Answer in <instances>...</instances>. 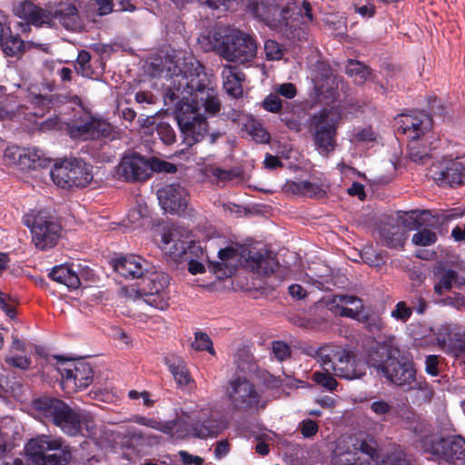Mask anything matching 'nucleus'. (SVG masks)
Returning a JSON list of instances; mask_svg holds the SVG:
<instances>
[{
    "label": "nucleus",
    "instance_id": "f257e3e1",
    "mask_svg": "<svg viewBox=\"0 0 465 465\" xmlns=\"http://www.w3.org/2000/svg\"><path fill=\"white\" fill-rule=\"evenodd\" d=\"M167 75L171 83L167 86L165 97L172 102L192 104L199 112L215 114L221 109L217 92L213 86L210 76L193 56L177 53L173 60L166 65Z\"/></svg>",
    "mask_w": 465,
    "mask_h": 465
},
{
    "label": "nucleus",
    "instance_id": "f03ea898",
    "mask_svg": "<svg viewBox=\"0 0 465 465\" xmlns=\"http://www.w3.org/2000/svg\"><path fill=\"white\" fill-rule=\"evenodd\" d=\"M368 361L379 375L403 391H420L425 397L431 395L428 382L423 377L417 376L412 361L401 353L392 340L374 347Z\"/></svg>",
    "mask_w": 465,
    "mask_h": 465
},
{
    "label": "nucleus",
    "instance_id": "7ed1b4c3",
    "mask_svg": "<svg viewBox=\"0 0 465 465\" xmlns=\"http://www.w3.org/2000/svg\"><path fill=\"white\" fill-rule=\"evenodd\" d=\"M246 9L257 19L263 21L271 29L278 32L291 41H303L308 36V24L313 20L311 4L304 0L302 3L299 15L289 20L290 8L280 7L275 0H242Z\"/></svg>",
    "mask_w": 465,
    "mask_h": 465
},
{
    "label": "nucleus",
    "instance_id": "20e7f679",
    "mask_svg": "<svg viewBox=\"0 0 465 465\" xmlns=\"http://www.w3.org/2000/svg\"><path fill=\"white\" fill-rule=\"evenodd\" d=\"M302 352L315 359L323 370H332L333 373L341 379H361L366 373V362L353 351L341 345H307L302 348Z\"/></svg>",
    "mask_w": 465,
    "mask_h": 465
},
{
    "label": "nucleus",
    "instance_id": "39448f33",
    "mask_svg": "<svg viewBox=\"0 0 465 465\" xmlns=\"http://www.w3.org/2000/svg\"><path fill=\"white\" fill-rule=\"evenodd\" d=\"M25 454L32 465H65L71 453L60 437L42 434L28 440Z\"/></svg>",
    "mask_w": 465,
    "mask_h": 465
},
{
    "label": "nucleus",
    "instance_id": "423d86ee",
    "mask_svg": "<svg viewBox=\"0 0 465 465\" xmlns=\"http://www.w3.org/2000/svg\"><path fill=\"white\" fill-rule=\"evenodd\" d=\"M33 407L39 417L52 420L65 434L75 436L82 432L81 410H74L64 401L54 398L37 399L34 401Z\"/></svg>",
    "mask_w": 465,
    "mask_h": 465
},
{
    "label": "nucleus",
    "instance_id": "0eeeda50",
    "mask_svg": "<svg viewBox=\"0 0 465 465\" xmlns=\"http://www.w3.org/2000/svg\"><path fill=\"white\" fill-rule=\"evenodd\" d=\"M169 282L166 273L149 271L142 279V286L139 289L124 287L122 292L129 299L142 297L147 304L159 310H165L169 306V295L166 291Z\"/></svg>",
    "mask_w": 465,
    "mask_h": 465
},
{
    "label": "nucleus",
    "instance_id": "6e6552de",
    "mask_svg": "<svg viewBox=\"0 0 465 465\" xmlns=\"http://www.w3.org/2000/svg\"><path fill=\"white\" fill-rule=\"evenodd\" d=\"M420 443L422 450L430 454L432 460L465 465V439L460 436L442 438L436 434H426Z\"/></svg>",
    "mask_w": 465,
    "mask_h": 465
},
{
    "label": "nucleus",
    "instance_id": "1a4fd4ad",
    "mask_svg": "<svg viewBox=\"0 0 465 465\" xmlns=\"http://www.w3.org/2000/svg\"><path fill=\"white\" fill-rule=\"evenodd\" d=\"M341 112L336 107L323 109L316 114L311 123L317 152L329 156L336 147V132L341 120Z\"/></svg>",
    "mask_w": 465,
    "mask_h": 465
},
{
    "label": "nucleus",
    "instance_id": "9d476101",
    "mask_svg": "<svg viewBox=\"0 0 465 465\" xmlns=\"http://www.w3.org/2000/svg\"><path fill=\"white\" fill-rule=\"evenodd\" d=\"M54 367L61 375V385L66 393L84 390L93 382L94 371L88 362L62 356H54Z\"/></svg>",
    "mask_w": 465,
    "mask_h": 465
},
{
    "label": "nucleus",
    "instance_id": "9b49d317",
    "mask_svg": "<svg viewBox=\"0 0 465 465\" xmlns=\"http://www.w3.org/2000/svg\"><path fill=\"white\" fill-rule=\"evenodd\" d=\"M25 224L30 229L32 242L40 251L54 247L61 235V225L45 211L24 218Z\"/></svg>",
    "mask_w": 465,
    "mask_h": 465
},
{
    "label": "nucleus",
    "instance_id": "f8f14e48",
    "mask_svg": "<svg viewBox=\"0 0 465 465\" xmlns=\"http://www.w3.org/2000/svg\"><path fill=\"white\" fill-rule=\"evenodd\" d=\"M50 175L53 182L62 188L85 187L94 177L92 167L76 158L55 163Z\"/></svg>",
    "mask_w": 465,
    "mask_h": 465
},
{
    "label": "nucleus",
    "instance_id": "ddd939ff",
    "mask_svg": "<svg viewBox=\"0 0 465 465\" xmlns=\"http://www.w3.org/2000/svg\"><path fill=\"white\" fill-rule=\"evenodd\" d=\"M225 395L231 408L239 412L256 410L262 394L256 385L245 377L236 376L229 381Z\"/></svg>",
    "mask_w": 465,
    "mask_h": 465
},
{
    "label": "nucleus",
    "instance_id": "4468645a",
    "mask_svg": "<svg viewBox=\"0 0 465 465\" xmlns=\"http://www.w3.org/2000/svg\"><path fill=\"white\" fill-rule=\"evenodd\" d=\"M177 123L187 146L199 143L207 133V122L203 114L192 104H181L176 113Z\"/></svg>",
    "mask_w": 465,
    "mask_h": 465
},
{
    "label": "nucleus",
    "instance_id": "2eb2a0df",
    "mask_svg": "<svg viewBox=\"0 0 465 465\" xmlns=\"http://www.w3.org/2000/svg\"><path fill=\"white\" fill-rule=\"evenodd\" d=\"M257 45L254 39L241 31L227 35L217 46L218 53L227 61L244 64L255 57Z\"/></svg>",
    "mask_w": 465,
    "mask_h": 465
},
{
    "label": "nucleus",
    "instance_id": "dca6fc26",
    "mask_svg": "<svg viewBox=\"0 0 465 465\" xmlns=\"http://www.w3.org/2000/svg\"><path fill=\"white\" fill-rule=\"evenodd\" d=\"M113 129L110 123L95 118L87 113L74 115L68 124L70 136L84 141L109 137Z\"/></svg>",
    "mask_w": 465,
    "mask_h": 465
},
{
    "label": "nucleus",
    "instance_id": "f3484780",
    "mask_svg": "<svg viewBox=\"0 0 465 465\" xmlns=\"http://www.w3.org/2000/svg\"><path fill=\"white\" fill-rule=\"evenodd\" d=\"M191 242L188 230L173 226L163 233L161 248L173 259H178L183 254H188L187 249L189 252H193L195 249H201L198 244L189 245Z\"/></svg>",
    "mask_w": 465,
    "mask_h": 465
},
{
    "label": "nucleus",
    "instance_id": "a211bd4d",
    "mask_svg": "<svg viewBox=\"0 0 465 465\" xmlns=\"http://www.w3.org/2000/svg\"><path fill=\"white\" fill-rule=\"evenodd\" d=\"M13 12L17 17L37 27L51 26L54 23V1L48 2L44 7L29 1L21 2L14 6Z\"/></svg>",
    "mask_w": 465,
    "mask_h": 465
},
{
    "label": "nucleus",
    "instance_id": "6ab92c4d",
    "mask_svg": "<svg viewBox=\"0 0 465 465\" xmlns=\"http://www.w3.org/2000/svg\"><path fill=\"white\" fill-rule=\"evenodd\" d=\"M397 129L411 141L419 140L432 126L430 116L423 112L398 115L395 119Z\"/></svg>",
    "mask_w": 465,
    "mask_h": 465
},
{
    "label": "nucleus",
    "instance_id": "aec40b11",
    "mask_svg": "<svg viewBox=\"0 0 465 465\" xmlns=\"http://www.w3.org/2000/svg\"><path fill=\"white\" fill-rule=\"evenodd\" d=\"M162 208L171 213H182L188 205L189 193L180 183L167 184L157 191Z\"/></svg>",
    "mask_w": 465,
    "mask_h": 465
},
{
    "label": "nucleus",
    "instance_id": "412c9836",
    "mask_svg": "<svg viewBox=\"0 0 465 465\" xmlns=\"http://www.w3.org/2000/svg\"><path fill=\"white\" fill-rule=\"evenodd\" d=\"M149 163L143 157L131 154L123 157L117 166V174L127 182L143 181L149 177Z\"/></svg>",
    "mask_w": 465,
    "mask_h": 465
},
{
    "label": "nucleus",
    "instance_id": "4be33fe9",
    "mask_svg": "<svg viewBox=\"0 0 465 465\" xmlns=\"http://www.w3.org/2000/svg\"><path fill=\"white\" fill-rule=\"evenodd\" d=\"M114 269L125 279H143L150 270L148 262L134 254L116 259L114 262Z\"/></svg>",
    "mask_w": 465,
    "mask_h": 465
},
{
    "label": "nucleus",
    "instance_id": "5701e85b",
    "mask_svg": "<svg viewBox=\"0 0 465 465\" xmlns=\"http://www.w3.org/2000/svg\"><path fill=\"white\" fill-rule=\"evenodd\" d=\"M329 309L342 317L360 320L363 310L361 299L354 295L336 294L327 303Z\"/></svg>",
    "mask_w": 465,
    "mask_h": 465
},
{
    "label": "nucleus",
    "instance_id": "b1692460",
    "mask_svg": "<svg viewBox=\"0 0 465 465\" xmlns=\"http://www.w3.org/2000/svg\"><path fill=\"white\" fill-rule=\"evenodd\" d=\"M434 179L450 186L462 184L465 183V165L458 159H445L440 170L434 173Z\"/></svg>",
    "mask_w": 465,
    "mask_h": 465
},
{
    "label": "nucleus",
    "instance_id": "393cba45",
    "mask_svg": "<svg viewBox=\"0 0 465 465\" xmlns=\"http://www.w3.org/2000/svg\"><path fill=\"white\" fill-rule=\"evenodd\" d=\"M54 20L71 31H78L83 26L76 7L67 0L54 1Z\"/></svg>",
    "mask_w": 465,
    "mask_h": 465
},
{
    "label": "nucleus",
    "instance_id": "a878e982",
    "mask_svg": "<svg viewBox=\"0 0 465 465\" xmlns=\"http://www.w3.org/2000/svg\"><path fill=\"white\" fill-rule=\"evenodd\" d=\"M243 74L232 65H225L222 71V78L225 92L231 96L237 98L242 94V82Z\"/></svg>",
    "mask_w": 465,
    "mask_h": 465
},
{
    "label": "nucleus",
    "instance_id": "bb28decb",
    "mask_svg": "<svg viewBox=\"0 0 465 465\" xmlns=\"http://www.w3.org/2000/svg\"><path fill=\"white\" fill-rule=\"evenodd\" d=\"M247 260H250L251 265L257 273L270 274L274 272L278 266V262L272 252L262 250L255 253L249 252Z\"/></svg>",
    "mask_w": 465,
    "mask_h": 465
},
{
    "label": "nucleus",
    "instance_id": "cd10ccee",
    "mask_svg": "<svg viewBox=\"0 0 465 465\" xmlns=\"http://www.w3.org/2000/svg\"><path fill=\"white\" fill-rule=\"evenodd\" d=\"M226 428V424L217 420L208 419L197 421L195 426L192 428H186L183 430L186 431L184 438L193 435L198 438L213 437L219 434L222 430Z\"/></svg>",
    "mask_w": 465,
    "mask_h": 465
},
{
    "label": "nucleus",
    "instance_id": "c85d7f7f",
    "mask_svg": "<svg viewBox=\"0 0 465 465\" xmlns=\"http://www.w3.org/2000/svg\"><path fill=\"white\" fill-rule=\"evenodd\" d=\"M134 420L140 425H143L154 429L156 430L162 431L174 439H183L184 434L186 433L185 430H174L176 423L172 421L162 422L157 420L143 416H136L134 417Z\"/></svg>",
    "mask_w": 465,
    "mask_h": 465
},
{
    "label": "nucleus",
    "instance_id": "c756f323",
    "mask_svg": "<svg viewBox=\"0 0 465 465\" xmlns=\"http://www.w3.org/2000/svg\"><path fill=\"white\" fill-rule=\"evenodd\" d=\"M49 276L56 282L64 284L71 289L80 286V279L72 267L68 265L54 266L49 272Z\"/></svg>",
    "mask_w": 465,
    "mask_h": 465
},
{
    "label": "nucleus",
    "instance_id": "7c9ffc66",
    "mask_svg": "<svg viewBox=\"0 0 465 465\" xmlns=\"http://www.w3.org/2000/svg\"><path fill=\"white\" fill-rule=\"evenodd\" d=\"M262 106L267 112L278 114L280 115V120L283 122L288 128L296 129L298 127V123L296 120L290 119L282 113L283 104L281 98L275 93L272 92L269 94L263 99Z\"/></svg>",
    "mask_w": 465,
    "mask_h": 465
},
{
    "label": "nucleus",
    "instance_id": "2f4dec72",
    "mask_svg": "<svg viewBox=\"0 0 465 465\" xmlns=\"http://www.w3.org/2000/svg\"><path fill=\"white\" fill-rule=\"evenodd\" d=\"M218 256L220 262L213 263V269L222 271L224 266L232 273V270L241 262V257H245V254L239 253V250L233 247H226L219 251Z\"/></svg>",
    "mask_w": 465,
    "mask_h": 465
},
{
    "label": "nucleus",
    "instance_id": "473e14b6",
    "mask_svg": "<svg viewBox=\"0 0 465 465\" xmlns=\"http://www.w3.org/2000/svg\"><path fill=\"white\" fill-rule=\"evenodd\" d=\"M3 52L11 57L20 58L25 54L24 40L18 35H4L0 38Z\"/></svg>",
    "mask_w": 465,
    "mask_h": 465
},
{
    "label": "nucleus",
    "instance_id": "72a5a7b5",
    "mask_svg": "<svg viewBox=\"0 0 465 465\" xmlns=\"http://www.w3.org/2000/svg\"><path fill=\"white\" fill-rule=\"evenodd\" d=\"M23 159L24 168L35 169L38 167H45L50 163V158L47 157L42 150L36 147L25 148V157Z\"/></svg>",
    "mask_w": 465,
    "mask_h": 465
},
{
    "label": "nucleus",
    "instance_id": "f704fd0d",
    "mask_svg": "<svg viewBox=\"0 0 465 465\" xmlns=\"http://www.w3.org/2000/svg\"><path fill=\"white\" fill-rule=\"evenodd\" d=\"M242 131H244L253 141L259 143H267L271 140L270 134L262 124L252 116L248 118Z\"/></svg>",
    "mask_w": 465,
    "mask_h": 465
},
{
    "label": "nucleus",
    "instance_id": "c9c22d12",
    "mask_svg": "<svg viewBox=\"0 0 465 465\" xmlns=\"http://www.w3.org/2000/svg\"><path fill=\"white\" fill-rule=\"evenodd\" d=\"M333 465H364L360 461L358 453L352 450H344V448L338 444L332 456Z\"/></svg>",
    "mask_w": 465,
    "mask_h": 465
},
{
    "label": "nucleus",
    "instance_id": "e433bc0d",
    "mask_svg": "<svg viewBox=\"0 0 465 465\" xmlns=\"http://www.w3.org/2000/svg\"><path fill=\"white\" fill-rule=\"evenodd\" d=\"M346 74L353 78L357 84H362L371 76V69L362 63L355 60L348 61Z\"/></svg>",
    "mask_w": 465,
    "mask_h": 465
},
{
    "label": "nucleus",
    "instance_id": "4c0bfd02",
    "mask_svg": "<svg viewBox=\"0 0 465 465\" xmlns=\"http://www.w3.org/2000/svg\"><path fill=\"white\" fill-rule=\"evenodd\" d=\"M290 189L293 193L309 197H322L324 194V191L320 187V185L310 181L293 182L290 184Z\"/></svg>",
    "mask_w": 465,
    "mask_h": 465
},
{
    "label": "nucleus",
    "instance_id": "58836bf2",
    "mask_svg": "<svg viewBox=\"0 0 465 465\" xmlns=\"http://www.w3.org/2000/svg\"><path fill=\"white\" fill-rule=\"evenodd\" d=\"M355 450H360L361 453L366 454L371 460V464L379 462L381 457L378 453V443L372 437L367 436L361 440L358 447Z\"/></svg>",
    "mask_w": 465,
    "mask_h": 465
},
{
    "label": "nucleus",
    "instance_id": "ea45409f",
    "mask_svg": "<svg viewBox=\"0 0 465 465\" xmlns=\"http://www.w3.org/2000/svg\"><path fill=\"white\" fill-rule=\"evenodd\" d=\"M234 363L236 365V369L240 372L247 373L255 370L253 357L246 349L238 350L235 355Z\"/></svg>",
    "mask_w": 465,
    "mask_h": 465
},
{
    "label": "nucleus",
    "instance_id": "a19ab883",
    "mask_svg": "<svg viewBox=\"0 0 465 465\" xmlns=\"http://www.w3.org/2000/svg\"><path fill=\"white\" fill-rule=\"evenodd\" d=\"M334 376L336 375L333 373L332 370L327 371L322 369V371H314L312 373V380L322 388L332 391L338 386V382Z\"/></svg>",
    "mask_w": 465,
    "mask_h": 465
},
{
    "label": "nucleus",
    "instance_id": "79ce46f5",
    "mask_svg": "<svg viewBox=\"0 0 465 465\" xmlns=\"http://www.w3.org/2000/svg\"><path fill=\"white\" fill-rule=\"evenodd\" d=\"M80 424L82 425V430H85L88 436L94 438L98 437L101 422L100 420H97L90 412L81 410Z\"/></svg>",
    "mask_w": 465,
    "mask_h": 465
},
{
    "label": "nucleus",
    "instance_id": "37998d69",
    "mask_svg": "<svg viewBox=\"0 0 465 465\" xmlns=\"http://www.w3.org/2000/svg\"><path fill=\"white\" fill-rule=\"evenodd\" d=\"M27 103L35 110V115H43L45 111H48L52 103L51 96H45L42 94H29L27 95Z\"/></svg>",
    "mask_w": 465,
    "mask_h": 465
},
{
    "label": "nucleus",
    "instance_id": "c03bdc74",
    "mask_svg": "<svg viewBox=\"0 0 465 465\" xmlns=\"http://www.w3.org/2000/svg\"><path fill=\"white\" fill-rule=\"evenodd\" d=\"M169 370L180 386H185L191 381L190 374L183 361H177L169 363Z\"/></svg>",
    "mask_w": 465,
    "mask_h": 465
},
{
    "label": "nucleus",
    "instance_id": "a18cd8bd",
    "mask_svg": "<svg viewBox=\"0 0 465 465\" xmlns=\"http://www.w3.org/2000/svg\"><path fill=\"white\" fill-rule=\"evenodd\" d=\"M430 148L419 143L418 140L411 141L409 144V155L411 161L423 163L430 156Z\"/></svg>",
    "mask_w": 465,
    "mask_h": 465
},
{
    "label": "nucleus",
    "instance_id": "49530a36",
    "mask_svg": "<svg viewBox=\"0 0 465 465\" xmlns=\"http://www.w3.org/2000/svg\"><path fill=\"white\" fill-rule=\"evenodd\" d=\"M369 465H409V460L401 450L395 449L391 453L382 455L379 462Z\"/></svg>",
    "mask_w": 465,
    "mask_h": 465
},
{
    "label": "nucleus",
    "instance_id": "de8ad7c7",
    "mask_svg": "<svg viewBox=\"0 0 465 465\" xmlns=\"http://www.w3.org/2000/svg\"><path fill=\"white\" fill-rule=\"evenodd\" d=\"M457 281V273L453 270L443 271L440 276V281L434 286L435 292L441 295L443 292L450 291L453 282Z\"/></svg>",
    "mask_w": 465,
    "mask_h": 465
},
{
    "label": "nucleus",
    "instance_id": "09e8293b",
    "mask_svg": "<svg viewBox=\"0 0 465 465\" xmlns=\"http://www.w3.org/2000/svg\"><path fill=\"white\" fill-rule=\"evenodd\" d=\"M437 241L436 233L428 228L419 230L413 234L411 242L415 245L429 246L435 243Z\"/></svg>",
    "mask_w": 465,
    "mask_h": 465
},
{
    "label": "nucleus",
    "instance_id": "8fccbe9b",
    "mask_svg": "<svg viewBox=\"0 0 465 465\" xmlns=\"http://www.w3.org/2000/svg\"><path fill=\"white\" fill-rule=\"evenodd\" d=\"M370 410L378 416L381 421H386L387 415L392 411V405L384 400H375L371 402Z\"/></svg>",
    "mask_w": 465,
    "mask_h": 465
},
{
    "label": "nucleus",
    "instance_id": "3c124183",
    "mask_svg": "<svg viewBox=\"0 0 465 465\" xmlns=\"http://www.w3.org/2000/svg\"><path fill=\"white\" fill-rule=\"evenodd\" d=\"M156 133L159 138L163 141L164 144H172L176 140V135L174 133V130L173 127L165 123V122H160L156 127Z\"/></svg>",
    "mask_w": 465,
    "mask_h": 465
},
{
    "label": "nucleus",
    "instance_id": "603ef678",
    "mask_svg": "<svg viewBox=\"0 0 465 465\" xmlns=\"http://www.w3.org/2000/svg\"><path fill=\"white\" fill-rule=\"evenodd\" d=\"M4 157L9 164H18L23 167L25 148H21L15 145L9 146L5 149Z\"/></svg>",
    "mask_w": 465,
    "mask_h": 465
},
{
    "label": "nucleus",
    "instance_id": "864d4df0",
    "mask_svg": "<svg viewBox=\"0 0 465 465\" xmlns=\"http://www.w3.org/2000/svg\"><path fill=\"white\" fill-rule=\"evenodd\" d=\"M192 347L196 351H207L213 355L215 353L210 337L204 332H195V338L192 343Z\"/></svg>",
    "mask_w": 465,
    "mask_h": 465
},
{
    "label": "nucleus",
    "instance_id": "5fc2aeb1",
    "mask_svg": "<svg viewBox=\"0 0 465 465\" xmlns=\"http://www.w3.org/2000/svg\"><path fill=\"white\" fill-rule=\"evenodd\" d=\"M264 54L267 60L279 61L282 58L284 51L274 40H267L264 43Z\"/></svg>",
    "mask_w": 465,
    "mask_h": 465
},
{
    "label": "nucleus",
    "instance_id": "6e6d98bb",
    "mask_svg": "<svg viewBox=\"0 0 465 465\" xmlns=\"http://www.w3.org/2000/svg\"><path fill=\"white\" fill-rule=\"evenodd\" d=\"M412 314V308L408 306L405 302H399L394 306L393 310L391 312V316L401 322H406L409 321Z\"/></svg>",
    "mask_w": 465,
    "mask_h": 465
},
{
    "label": "nucleus",
    "instance_id": "4d7b16f0",
    "mask_svg": "<svg viewBox=\"0 0 465 465\" xmlns=\"http://www.w3.org/2000/svg\"><path fill=\"white\" fill-rule=\"evenodd\" d=\"M90 60L91 54H89V52L85 50H82L79 52L76 59V64H78V67H76V71L83 76H89L92 73Z\"/></svg>",
    "mask_w": 465,
    "mask_h": 465
},
{
    "label": "nucleus",
    "instance_id": "13d9d810",
    "mask_svg": "<svg viewBox=\"0 0 465 465\" xmlns=\"http://www.w3.org/2000/svg\"><path fill=\"white\" fill-rule=\"evenodd\" d=\"M272 90L278 96L282 95L286 99H292L297 94L296 86L292 83L275 84Z\"/></svg>",
    "mask_w": 465,
    "mask_h": 465
},
{
    "label": "nucleus",
    "instance_id": "bf43d9fd",
    "mask_svg": "<svg viewBox=\"0 0 465 465\" xmlns=\"http://www.w3.org/2000/svg\"><path fill=\"white\" fill-rule=\"evenodd\" d=\"M353 7L355 13L359 14L363 18L372 17L376 12L374 4L370 1L355 4Z\"/></svg>",
    "mask_w": 465,
    "mask_h": 465
},
{
    "label": "nucleus",
    "instance_id": "052dcab7",
    "mask_svg": "<svg viewBox=\"0 0 465 465\" xmlns=\"http://www.w3.org/2000/svg\"><path fill=\"white\" fill-rule=\"evenodd\" d=\"M272 353L279 361L285 360L291 354V349L288 344L281 341H273L272 344Z\"/></svg>",
    "mask_w": 465,
    "mask_h": 465
},
{
    "label": "nucleus",
    "instance_id": "680f3d73",
    "mask_svg": "<svg viewBox=\"0 0 465 465\" xmlns=\"http://www.w3.org/2000/svg\"><path fill=\"white\" fill-rule=\"evenodd\" d=\"M299 430L304 438H311L317 433L319 426L312 420H303L299 424Z\"/></svg>",
    "mask_w": 465,
    "mask_h": 465
},
{
    "label": "nucleus",
    "instance_id": "e2e57ef3",
    "mask_svg": "<svg viewBox=\"0 0 465 465\" xmlns=\"http://www.w3.org/2000/svg\"><path fill=\"white\" fill-rule=\"evenodd\" d=\"M415 219H416V223L420 226L434 227L438 223V220L431 213V212L428 211V210H423V211L420 212V213L416 216Z\"/></svg>",
    "mask_w": 465,
    "mask_h": 465
},
{
    "label": "nucleus",
    "instance_id": "0e129e2a",
    "mask_svg": "<svg viewBox=\"0 0 465 465\" xmlns=\"http://www.w3.org/2000/svg\"><path fill=\"white\" fill-rule=\"evenodd\" d=\"M198 418L195 414L193 416L184 414L181 417H179L177 420H171L172 422L176 423L175 429L176 430H184L186 428H192V426H195L194 420ZM199 419H202V417H199Z\"/></svg>",
    "mask_w": 465,
    "mask_h": 465
},
{
    "label": "nucleus",
    "instance_id": "69168bd1",
    "mask_svg": "<svg viewBox=\"0 0 465 465\" xmlns=\"http://www.w3.org/2000/svg\"><path fill=\"white\" fill-rule=\"evenodd\" d=\"M149 168L153 171L164 173H174L176 171L174 164L159 159L153 160L151 167L149 166Z\"/></svg>",
    "mask_w": 465,
    "mask_h": 465
},
{
    "label": "nucleus",
    "instance_id": "338daca9",
    "mask_svg": "<svg viewBox=\"0 0 465 465\" xmlns=\"http://www.w3.org/2000/svg\"><path fill=\"white\" fill-rule=\"evenodd\" d=\"M5 361L7 364L21 370L28 369L31 363V361L24 356H9L5 358Z\"/></svg>",
    "mask_w": 465,
    "mask_h": 465
},
{
    "label": "nucleus",
    "instance_id": "774afa93",
    "mask_svg": "<svg viewBox=\"0 0 465 465\" xmlns=\"http://www.w3.org/2000/svg\"><path fill=\"white\" fill-rule=\"evenodd\" d=\"M0 465H32L27 458L0 456Z\"/></svg>",
    "mask_w": 465,
    "mask_h": 465
}]
</instances>
